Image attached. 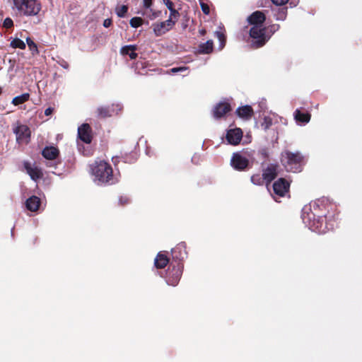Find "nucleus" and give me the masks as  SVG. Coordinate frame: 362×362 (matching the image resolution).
<instances>
[{
    "mask_svg": "<svg viewBox=\"0 0 362 362\" xmlns=\"http://www.w3.org/2000/svg\"><path fill=\"white\" fill-rule=\"evenodd\" d=\"M116 106L118 108V110H120L122 109V107L120 105L117 104Z\"/></svg>",
    "mask_w": 362,
    "mask_h": 362,
    "instance_id": "obj_46",
    "label": "nucleus"
},
{
    "mask_svg": "<svg viewBox=\"0 0 362 362\" xmlns=\"http://www.w3.org/2000/svg\"><path fill=\"white\" fill-rule=\"evenodd\" d=\"M243 137V132L240 128L229 129L226 134V139L230 144L237 145Z\"/></svg>",
    "mask_w": 362,
    "mask_h": 362,
    "instance_id": "obj_11",
    "label": "nucleus"
},
{
    "mask_svg": "<svg viewBox=\"0 0 362 362\" xmlns=\"http://www.w3.org/2000/svg\"><path fill=\"white\" fill-rule=\"evenodd\" d=\"M302 220L305 225L312 231L317 233H325L334 228L332 223L327 221V217L317 216L312 211L310 206H305L302 209Z\"/></svg>",
    "mask_w": 362,
    "mask_h": 362,
    "instance_id": "obj_2",
    "label": "nucleus"
},
{
    "mask_svg": "<svg viewBox=\"0 0 362 362\" xmlns=\"http://www.w3.org/2000/svg\"><path fill=\"white\" fill-rule=\"evenodd\" d=\"M277 175L276 165H269L264 170L262 176L266 182L269 183L273 180Z\"/></svg>",
    "mask_w": 362,
    "mask_h": 362,
    "instance_id": "obj_16",
    "label": "nucleus"
},
{
    "mask_svg": "<svg viewBox=\"0 0 362 362\" xmlns=\"http://www.w3.org/2000/svg\"><path fill=\"white\" fill-rule=\"evenodd\" d=\"M169 262L167 256L161 252H159L154 260L155 266L157 268H164Z\"/></svg>",
    "mask_w": 362,
    "mask_h": 362,
    "instance_id": "obj_21",
    "label": "nucleus"
},
{
    "mask_svg": "<svg viewBox=\"0 0 362 362\" xmlns=\"http://www.w3.org/2000/svg\"><path fill=\"white\" fill-rule=\"evenodd\" d=\"M10 45L13 48H19L21 49H24L25 48V42L18 38L13 39L11 42Z\"/></svg>",
    "mask_w": 362,
    "mask_h": 362,
    "instance_id": "obj_27",
    "label": "nucleus"
},
{
    "mask_svg": "<svg viewBox=\"0 0 362 362\" xmlns=\"http://www.w3.org/2000/svg\"><path fill=\"white\" fill-rule=\"evenodd\" d=\"M175 23V21L168 19L159 23L153 24V33L156 36H161L168 32Z\"/></svg>",
    "mask_w": 362,
    "mask_h": 362,
    "instance_id": "obj_9",
    "label": "nucleus"
},
{
    "mask_svg": "<svg viewBox=\"0 0 362 362\" xmlns=\"http://www.w3.org/2000/svg\"><path fill=\"white\" fill-rule=\"evenodd\" d=\"M142 23H143V20L140 17H134L129 21L130 25L132 28H135L141 26L142 25Z\"/></svg>",
    "mask_w": 362,
    "mask_h": 362,
    "instance_id": "obj_30",
    "label": "nucleus"
},
{
    "mask_svg": "<svg viewBox=\"0 0 362 362\" xmlns=\"http://www.w3.org/2000/svg\"><path fill=\"white\" fill-rule=\"evenodd\" d=\"M14 8L23 16H34L41 10V4L37 0H13Z\"/></svg>",
    "mask_w": 362,
    "mask_h": 362,
    "instance_id": "obj_5",
    "label": "nucleus"
},
{
    "mask_svg": "<svg viewBox=\"0 0 362 362\" xmlns=\"http://www.w3.org/2000/svg\"><path fill=\"white\" fill-rule=\"evenodd\" d=\"M213 41L208 40L199 45V52L202 54H209L213 50Z\"/></svg>",
    "mask_w": 362,
    "mask_h": 362,
    "instance_id": "obj_24",
    "label": "nucleus"
},
{
    "mask_svg": "<svg viewBox=\"0 0 362 362\" xmlns=\"http://www.w3.org/2000/svg\"><path fill=\"white\" fill-rule=\"evenodd\" d=\"M172 255L174 259H183L186 255L184 244H179L176 247L172 249Z\"/></svg>",
    "mask_w": 362,
    "mask_h": 362,
    "instance_id": "obj_20",
    "label": "nucleus"
},
{
    "mask_svg": "<svg viewBox=\"0 0 362 362\" xmlns=\"http://www.w3.org/2000/svg\"><path fill=\"white\" fill-rule=\"evenodd\" d=\"M169 11H170V16H169L168 19H171L176 22V21L178 19V17L180 16L179 12L174 8L170 9Z\"/></svg>",
    "mask_w": 362,
    "mask_h": 362,
    "instance_id": "obj_32",
    "label": "nucleus"
},
{
    "mask_svg": "<svg viewBox=\"0 0 362 362\" xmlns=\"http://www.w3.org/2000/svg\"><path fill=\"white\" fill-rule=\"evenodd\" d=\"M272 125V119L269 117H264L262 122L261 123V127L264 130H267Z\"/></svg>",
    "mask_w": 362,
    "mask_h": 362,
    "instance_id": "obj_29",
    "label": "nucleus"
},
{
    "mask_svg": "<svg viewBox=\"0 0 362 362\" xmlns=\"http://www.w3.org/2000/svg\"><path fill=\"white\" fill-rule=\"evenodd\" d=\"M90 127L88 124H83L78 128V135L81 140L86 144L91 142Z\"/></svg>",
    "mask_w": 362,
    "mask_h": 362,
    "instance_id": "obj_13",
    "label": "nucleus"
},
{
    "mask_svg": "<svg viewBox=\"0 0 362 362\" xmlns=\"http://www.w3.org/2000/svg\"><path fill=\"white\" fill-rule=\"evenodd\" d=\"M236 113L242 119H249L251 118L253 114V110L251 106L245 105L240 107H238L236 110Z\"/></svg>",
    "mask_w": 362,
    "mask_h": 362,
    "instance_id": "obj_17",
    "label": "nucleus"
},
{
    "mask_svg": "<svg viewBox=\"0 0 362 362\" xmlns=\"http://www.w3.org/2000/svg\"><path fill=\"white\" fill-rule=\"evenodd\" d=\"M128 11V7L125 5L122 6L118 10H117V16L119 17H124L126 14V13Z\"/></svg>",
    "mask_w": 362,
    "mask_h": 362,
    "instance_id": "obj_34",
    "label": "nucleus"
},
{
    "mask_svg": "<svg viewBox=\"0 0 362 362\" xmlns=\"http://www.w3.org/2000/svg\"><path fill=\"white\" fill-rule=\"evenodd\" d=\"M26 208L30 211H36L40 205V199L36 196H32L26 200Z\"/></svg>",
    "mask_w": 362,
    "mask_h": 362,
    "instance_id": "obj_18",
    "label": "nucleus"
},
{
    "mask_svg": "<svg viewBox=\"0 0 362 362\" xmlns=\"http://www.w3.org/2000/svg\"><path fill=\"white\" fill-rule=\"evenodd\" d=\"M152 4V0H144V6L146 8H149Z\"/></svg>",
    "mask_w": 362,
    "mask_h": 362,
    "instance_id": "obj_44",
    "label": "nucleus"
},
{
    "mask_svg": "<svg viewBox=\"0 0 362 362\" xmlns=\"http://www.w3.org/2000/svg\"><path fill=\"white\" fill-rule=\"evenodd\" d=\"M274 199H275V201H276V202H279V201L277 200V198H276V197H274Z\"/></svg>",
    "mask_w": 362,
    "mask_h": 362,
    "instance_id": "obj_47",
    "label": "nucleus"
},
{
    "mask_svg": "<svg viewBox=\"0 0 362 362\" xmlns=\"http://www.w3.org/2000/svg\"><path fill=\"white\" fill-rule=\"evenodd\" d=\"M230 110V106L227 103H219L217 104L213 111L214 117L216 119L222 117L225 114Z\"/></svg>",
    "mask_w": 362,
    "mask_h": 362,
    "instance_id": "obj_15",
    "label": "nucleus"
},
{
    "mask_svg": "<svg viewBox=\"0 0 362 362\" xmlns=\"http://www.w3.org/2000/svg\"><path fill=\"white\" fill-rule=\"evenodd\" d=\"M60 65L64 68V69H68L69 68V64L65 62V61H62V63H60Z\"/></svg>",
    "mask_w": 362,
    "mask_h": 362,
    "instance_id": "obj_45",
    "label": "nucleus"
},
{
    "mask_svg": "<svg viewBox=\"0 0 362 362\" xmlns=\"http://www.w3.org/2000/svg\"><path fill=\"white\" fill-rule=\"evenodd\" d=\"M13 25V20L10 18H6L4 19L3 23V26L6 28H10Z\"/></svg>",
    "mask_w": 362,
    "mask_h": 362,
    "instance_id": "obj_35",
    "label": "nucleus"
},
{
    "mask_svg": "<svg viewBox=\"0 0 362 362\" xmlns=\"http://www.w3.org/2000/svg\"><path fill=\"white\" fill-rule=\"evenodd\" d=\"M42 154L45 158L50 160L49 162L50 167H54L55 163L53 161L59 154V150L54 146H46L42 152Z\"/></svg>",
    "mask_w": 362,
    "mask_h": 362,
    "instance_id": "obj_12",
    "label": "nucleus"
},
{
    "mask_svg": "<svg viewBox=\"0 0 362 362\" xmlns=\"http://www.w3.org/2000/svg\"><path fill=\"white\" fill-rule=\"evenodd\" d=\"M274 16L277 21H284L285 20L287 14L286 8H276L272 9Z\"/></svg>",
    "mask_w": 362,
    "mask_h": 362,
    "instance_id": "obj_23",
    "label": "nucleus"
},
{
    "mask_svg": "<svg viewBox=\"0 0 362 362\" xmlns=\"http://www.w3.org/2000/svg\"><path fill=\"white\" fill-rule=\"evenodd\" d=\"M251 181L254 185H260L265 181L262 175H254L251 177Z\"/></svg>",
    "mask_w": 362,
    "mask_h": 362,
    "instance_id": "obj_28",
    "label": "nucleus"
},
{
    "mask_svg": "<svg viewBox=\"0 0 362 362\" xmlns=\"http://www.w3.org/2000/svg\"><path fill=\"white\" fill-rule=\"evenodd\" d=\"M119 203L123 205L128 203V198L126 197H121L119 198Z\"/></svg>",
    "mask_w": 362,
    "mask_h": 362,
    "instance_id": "obj_43",
    "label": "nucleus"
},
{
    "mask_svg": "<svg viewBox=\"0 0 362 362\" xmlns=\"http://www.w3.org/2000/svg\"><path fill=\"white\" fill-rule=\"evenodd\" d=\"M248 22L253 25L250 30V35L252 39V47L259 48L262 47L270 38L267 35L268 29L262 27L265 16L261 11H255L247 18Z\"/></svg>",
    "mask_w": 362,
    "mask_h": 362,
    "instance_id": "obj_1",
    "label": "nucleus"
},
{
    "mask_svg": "<svg viewBox=\"0 0 362 362\" xmlns=\"http://www.w3.org/2000/svg\"><path fill=\"white\" fill-rule=\"evenodd\" d=\"M25 169L33 180L37 181L42 176V173L37 167L33 166L30 163L25 162Z\"/></svg>",
    "mask_w": 362,
    "mask_h": 362,
    "instance_id": "obj_14",
    "label": "nucleus"
},
{
    "mask_svg": "<svg viewBox=\"0 0 362 362\" xmlns=\"http://www.w3.org/2000/svg\"><path fill=\"white\" fill-rule=\"evenodd\" d=\"M26 42L29 49L33 52V53L37 52V47L36 44L30 37L26 38Z\"/></svg>",
    "mask_w": 362,
    "mask_h": 362,
    "instance_id": "obj_31",
    "label": "nucleus"
},
{
    "mask_svg": "<svg viewBox=\"0 0 362 362\" xmlns=\"http://www.w3.org/2000/svg\"><path fill=\"white\" fill-rule=\"evenodd\" d=\"M215 35L218 38V40L221 41V44L223 45V43L225 42L224 35L221 32H216Z\"/></svg>",
    "mask_w": 362,
    "mask_h": 362,
    "instance_id": "obj_39",
    "label": "nucleus"
},
{
    "mask_svg": "<svg viewBox=\"0 0 362 362\" xmlns=\"http://www.w3.org/2000/svg\"><path fill=\"white\" fill-rule=\"evenodd\" d=\"M182 273V266L177 263L176 266H173L172 270L169 272L166 282L168 285L175 286L181 277Z\"/></svg>",
    "mask_w": 362,
    "mask_h": 362,
    "instance_id": "obj_7",
    "label": "nucleus"
},
{
    "mask_svg": "<svg viewBox=\"0 0 362 362\" xmlns=\"http://www.w3.org/2000/svg\"><path fill=\"white\" fill-rule=\"evenodd\" d=\"M1 91H2V90H1V88L0 87V94L1 93Z\"/></svg>",
    "mask_w": 362,
    "mask_h": 362,
    "instance_id": "obj_49",
    "label": "nucleus"
},
{
    "mask_svg": "<svg viewBox=\"0 0 362 362\" xmlns=\"http://www.w3.org/2000/svg\"><path fill=\"white\" fill-rule=\"evenodd\" d=\"M112 24V20L110 18H107L103 22V26L105 28H109Z\"/></svg>",
    "mask_w": 362,
    "mask_h": 362,
    "instance_id": "obj_40",
    "label": "nucleus"
},
{
    "mask_svg": "<svg viewBox=\"0 0 362 362\" xmlns=\"http://www.w3.org/2000/svg\"><path fill=\"white\" fill-rule=\"evenodd\" d=\"M249 161L246 157L240 153H234L230 160L232 167L238 170H243L248 165Z\"/></svg>",
    "mask_w": 362,
    "mask_h": 362,
    "instance_id": "obj_8",
    "label": "nucleus"
},
{
    "mask_svg": "<svg viewBox=\"0 0 362 362\" xmlns=\"http://www.w3.org/2000/svg\"><path fill=\"white\" fill-rule=\"evenodd\" d=\"M279 25H273L272 26H271V28H269L271 33L269 35L271 36L272 33H274L276 30L279 29Z\"/></svg>",
    "mask_w": 362,
    "mask_h": 362,
    "instance_id": "obj_41",
    "label": "nucleus"
},
{
    "mask_svg": "<svg viewBox=\"0 0 362 362\" xmlns=\"http://www.w3.org/2000/svg\"><path fill=\"white\" fill-rule=\"evenodd\" d=\"M137 49L136 45H126L121 48L120 52L123 55H129L131 59H134L137 57V54L135 51Z\"/></svg>",
    "mask_w": 362,
    "mask_h": 362,
    "instance_id": "obj_19",
    "label": "nucleus"
},
{
    "mask_svg": "<svg viewBox=\"0 0 362 362\" xmlns=\"http://www.w3.org/2000/svg\"><path fill=\"white\" fill-rule=\"evenodd\" d=\"M29 97L30 95L28 93H23L21 95H18L12 100V103L14 105H18L28 100Z\"/></svg>",
    "mask_w": 362,
    "mask_h": 362,
    "instance_id": "obj_26",
    "label": "nucleus"
},
{
    "mask_svg": "<svg viewBox=\"0 0 362 362\" xmlns=\"http://www.w3.org/2000/svg\"><path fill=\"white\" fill-rule=\"evenodd\" d=\"M199 4H200V6H201L202 12L206 15H209L210 13V8H209V5L202 1H200Z\"/></svg>",
    "mask_w": 362,
    "mask_h": 362,
    "instance_id": "obj_33",
    "label": "nucleus"
},
{
    "mask_svg": "<svg viewBox=\"0 0 362 362\" xmlns=\"http://www.w3.org/2000/svg\"><path fill=\"white\" fill-rule=\"evenodd\" d=\"M94 182L97 185H112L118 180L112 174V167L104 160H96L91 166Z\"/></svg>",
    "mask_w": 362,
    "mask_h": 362,
    "instance_id": "obj_3",
    "label": "nucleus"
},
{
    "mask_svg": "<svg viewBox=\"0 0 362 362\" xmlns=\"http://www.w3.org/2000/svg\"><path fill=\"white\" fill-rule=\"evenodd\" d=\"M205 33V31L203 30L201 31V33L203 35Z\"/></svg>",
    "mask_w": 362,
    "mask_h": 362,
    "instance_id": "obj_48",
    "label": "nucleus"
},
{
    "mask_svg": "<svg viewBox=\"0 0 362 362\" xmlns=\"http://www.w3.org/2000/svg\"><path fill=\"white\" fill-rule=\"evenodd\" d=\"M187 69V68L186 66H180V67L172 68L170 70V71L172 74H176V73H178V72L186 71Z\"/></svg>",
    "mask_w": 362,
    "mask_h": 362,
    "instance_id": "obj_36",
    "label": "nucleus"
},
{
    "mask_svg": "<svg viewBox=\"0 0 362 362\" xmlns=\"http://www.w3.org/2000/svg\"><path fill=\"white\" fill-rule=\"evenodd\" d=\"M289 183L284 178H279L273 185L274 192L279 197H284L288 192Z\"/></svg>",
    "mask_w": 362,
    "mask_h": 362,
    "instance_id": "obj_10",
    "label": "nucleus"
},
{
    "mask_svg": "<svg viewBox=\"0 0 362 362\" xmlns=\"http://www.w3.org/2000/svg\"><path fill=\"white\" fill-rule=\"evenodd\" d=\"M16 135V141L18 143H28L30 136V130L29 127L25 124L17 126L14 130Z\"/></svg>",
    "mask_w": 362,
    "mask_h": 362,
    "instance_id": "obj_6",
    "label": "nucleus"
},
{
    "mask_svg": "<svg viewBox=\"0 0 362 362\" xmlns=\"http://www.w3.org/2000/svg\"><path fill=\"white\" fill-rule=\"evenodd\" d=\"M53 110L54 109L52 107H47L45 110V115H47V116H49L52 114L53 112Z\"/></svg>",
    "mask_w": 362,
    "mask_h": 362,
    "instance_id": "obj_42",
    "label": "nucleus"
},
{
    "mask_svg": "<svg viewBox=\"0 0 362 362\" xmlns=\"http://www.w3.org/2000/svg\"><path fill=\"white\" fill-rule=\"evenodd\" d=\"M98 114L102 117H110L115 112H117L114 109H110L109 107H100L98 108Z\"/></svg>",
    "mask_w": 362,
    "mask_h": 362,
    "instance_id": "obj_25",
    "label": "nucleus"
},
{
    "mask_svg": "<svg viewBox=\"0 0 362 362\" xmlns=\"http://www.w3.org/2000/svg\"><path fill=\"white\" fill-rule=\"evenodd\" d=\"M163 4L167 6L168 10L173 8V3L171 1V0H163Z\"/></svg>",
    "mask_w": 362,
    "mask_h": 362,
    "instance_id": "obj_38",
    "label": "nucleus"
},
{
    "mask_svg": "<svg viewBox=\"0 0 362 362\" xmlns=\"http://www.w3.org/2000/svg\"><path fill=\"white\" fill-rule=\"evenodd\" d=\"M303 156L298 151L292 153L285 151L281 153V162L288 172L297 173L302 170Z\"/></svg>",
    "mask_w": 362,
    "mask_h": 362,
    "instance_id": "obj_4",
    "label": "nucleus"
},
{
    "mask_svg": "<svg viewBox=\"0 0 362 362\" xmlns=\"http://www.w3.org/2000/svg\"><path fill=\"white\" fill-rule=\"evenodd\" d=\"M288 0H272V3L276 6H282L288 2Z\"/></svg>",
    "mask_w": 362,
    "mask_h": 362,
    "instance_id": "obj_37",
    "label": "nucleus"
},
{
    "mask_svg": "<svg viewBox=\"0 0 362 362\" xmlns=\"http://www.w3.org/2000/svg\"><path fill=\"white\" fill-rule=\"evenodd\" d=\"M294 118L298 122L308 123L310 119V115L309 113L301 112L299 110L294 112Z\"/></svg>",
    "mask_w": 362,
    "mask_h": 362,
    "instance_id": "obj_22",
    "label": "nucleus"
}]
</instances>
